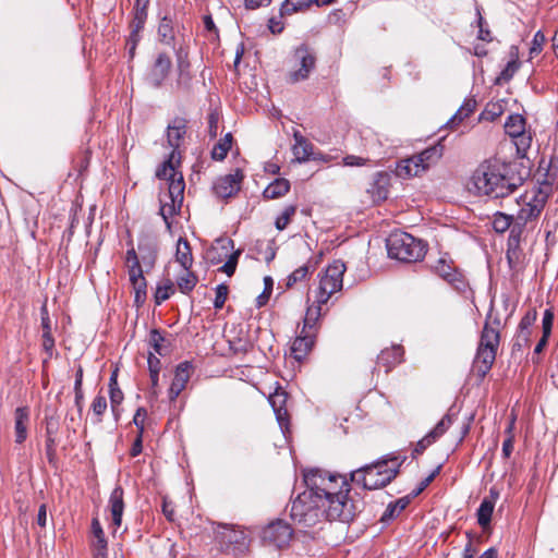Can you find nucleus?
Returning <instances> with one entry per match:
<instances>
[{"label": "nucleus", "mask_w": 558, "mask_h": 558, "mask_svg": "<svg viewBox=\"0 0 558 558\" xmlns=\"http://www.w3.org/2000/svg\"><path fill=\"white\" fill-rule=\"evenodd\" d=\"M147 415V412L144 408H138L134 417H133V423L135 424L136 427H138V433L143 434L144 432V420Z\"/></svg>", "instance_id": "61"}, {"label": "nucleus", "mask_w": 558, "mask_h": 558, "mask_svg": "<svg viewBox=\"0 0 558 558\" xmlns=\"http://www.w3.org/2000/svg\"><path fill=\"white\" fill-rule=\"evenodd\" d=\"M386 246L390 258L403 263L418 262L426 253L423 242L405 232L391 233L387 239Z\"/></svg>", "instance_id": "7"}, {"label": "nucleus", "mask_w": 558, "mask_h": 558, "mask_svg": "<svg viewBox=\"0 0 558 558\" xmlns=\"http://www.w3.org/2000/svg\"><path fill=\"white\" fill-rule=\"evenodd\" d=\"M107 409V400L104 396H96L92 403V410L95 415L98 416L97 422H101L100 416L105 413Z\"/></svg>", "instance_id": "51"}, {"label": "nucleus", "mask_w": 558, "mask_h": 558, "mask_svg": "<svg viewBox=\"0 0 558 558\" xmlns=\"http://www.w3.org/2000/svg\"><path fill=\"white\" fill-rule=\"evenodd\" d=\"M536 311L535 310H532V311H529L521 319L520 324H519V329L521 330H530V327L533 325V323L535 322L536 319Z\"/></svg>", "instance_id": "57"}, {"label": "nucleus", "mask_w": 558, "mask_h": 558, "mask_svg": "<svg viewBox=\"0 0 558 558\" xmlns=\"http://www.w3.org/2000/svg\"><path fill=\"white\" fill-rule=\"evenodd\" d=\"M148 342L149 345L153 347L154 351L159 355H163L166 353L167 350L163 347L165 338L158 329L150 330Z\"/></svg>", "instance_id": "41"}, {"label": "nucleus", "mask_w": 558, "mask_h": 558, "mask_svg": "<svg viewBox=\"0 0 558 558\" xmlns=\"http://www.w3.org/2000/svg\"><path fill=\"white\" fill-rule=\"evenodd\" d=\"M444 154V146L440 143H437L420 154H415L422 160L425 171L434 163H436Z\"/></svg>", "instance_id": "28"}, {"label": "nucleus", "mask_w": 558, "mask_h": 558, "mask_svg": "<svg viewBox=\"0 0 558 558\" xmlns=\"http://www.w3.org/2000/svg\"><path fill=\"white\" fill-rule=\"evenodd\" d=\"M175 262L181 265L184 270H189L193 265V255L190 243L184 238H179L175 250Z\"/></svg>", "instance_id": "23"}, {"label": "nucleus", "mask_w": 558, "mask_h": 558, "mask_svg": "<svg viewBox=\"0 0 558 558\" xmlns=\"http://www.w3.org/2000/svg\"><path fill=\"white\" fill-rule=\"evenodd\" d=\"M347 270L345 264L333 260L319 277V284L315 295V303L326 304L332 294L341 291L343 275Z\"/></svg>", "instance_id": "8"}, {"label": "nucleus", "mask_w": 558, "mask_h": 558, "mask_svg": "<svg viewBox=\"0 0 558 558\" xmlns=\"http://www.w3.org/2000/svg\"><path fill=\"white\" fill-rule=\"evenodd\" d=\"M475 109V101L468 100L465 101L459 110L456 112V114L450 119L448 124L450 128H454L457 124H459L462 120L468 118Z\"/></svg>", "instance_id": "40"}, {"label": "nucleus", "mask_w": 558, "mask_h": 558, "mask_svg": "<svg viewBox=\"0 0 558 558\" xmlns=\"http://www.w3.org/2000/svg\"><path fill=\"white\" fill-rule=\"evenodd\" d=\"M128 272H129L130 282L137 278L143 277V270H142L141 264L140 265H130V267H128Z\"/></svg>", "instance_id": "64"}, {"label": "nucleus", "mask_w": 558, "mask_h": 558, "mask_svg": "<svg viewBox=\"0 0 558 558\" xmlns=\"http://www.w3.org/2000/svg\"><path fill=\"white\" fill-rule=\"evenodd\" d=\"M109 509L113 524L116 526H120L122 523V514L124 510L123 489L121 486L114 487L111 492L109 498Z\"/></svg>", "instance_id": "22"}, {"label": "nucleus", "mask_w": 558, "mask_h": 558, "mask_svg": "<svg viewBox=\"0 0 558 558\" xmlns=\"http://www.w3.org/2000/svg\"><path fill=\"white\" fill-rule=\"evenodd\" d=\"M495 502L488 498H484L477 509V523L482 527H486L492 520Z\"/></svg>", "instance_id": "34"}, {"label": "nucleus", "mask_w": 558, "mask_h": 558, "mask_svg": "<svg viewBox=\"0 0 558 558\" xmlns=\"http://www.w3.org/2000/svg\"><path fill=\"white\" fill-rule=\"evenodd\" d=\"M517 189L509 166L498 159H488L480 163L469 183V191L473 194L494 199L507 197Z\"/></svg>", "instance_id": "2"}, {"label": "nucleus", "mask_w": 558, "mask_h": 558, "mask_svg": "<svg viewBox=\"0 0 558 558\" xmlns=\"http://www.w3.org/2000/svg\"><path fill=\"white\" fill-rule=\"evenodd\" d=\"M160 215L167 227L170 228L169 218L175 215L178 202H168L166 198H160Z\"/></svg>", "instance_id": "42"}, {"label": "nucleus", "mask_w": 558, "mask_h": 558, "mask_svg": "<svg viewBox=\"0 0 558 558\" xmlns=\"http://www.w3.org/2000/svg\"><path fill=\"white\" fill-rule=\"evenodd\" d=\"M60 423L58 417H46V436H57L59 433Z\"/></svg>", "instance_id": "56"}, {"label": "nucleus", "mask_w": 558, "mask_h": 558, "mask_svg": "<svg viewBox=\"0 0 558 558\" xmlns=\"http://www.w3.org/2000/svg\"><path fill=\"white\" fill-rule=\"evenodd\" d=\"M131 284L135 292V303L141 304L145 301L146 298V279L145 277L137 278L131 281Z\"/></svg>", "instance_id": "46"}, {"label": "nucleus", "mask_w": 558, "mask_h": 558, "mask_svg": "<svg viewBox=\"0 0 558 558\" xmlns=\"http://www.w3.org/2000/svg\"><path fill=\"white\" fill-rule=\"evenodd\" d=\"M368 162L367 158L348 155L343 158V165L347 167H362Z\"/></svg>", "instance_id": "58"}, {"label": "nucleus", "mask_w": 558, "mask_h": 558, "mask_svg": "<svg viewBox=\"0 0 558 558\" xmlns=\"http://www.w3.org/2000/svg\"><path fill=\"white\" fill-rule=\"evenodd\" d=\"M268 28L272 34H279L283 31V24L277 17H271L268 22Z\"/></svg>", "instance_id": "63"}, {"label": "nucleus", "mask_w": 558, "mask_h": 558, "mask_svg": "<svg viewBox=\"0 0 558 558\" xmlns=\"http://www.w3.org/2000/svg\"><path fill=\"white\" fill-rule=\"evenodd\" d=\"M367 193L371 194L372 201L374 203H379L381 201L387 199L388 184L386 175H384L383 173H377L376 179L371 184V187L367 190Z\"/></svg>", "instance_id": "25"}, {"label": "nucleus", "mask_w": 558, "mask_h": 558, "mask_svg": "<svg viewBox=\"0 0 558 558\" xmlns=\"http://www.w3.org/2000/svg\"><path fill=\"white\" fill-rule=\"evenodd\" d=\"M294 145H293V155L298 162H305L310 159H317L318 157L315 155L314 146L311 142H308L303 135L299 132L294 133Z\"/></svg>", "instance_id": "20"}, {"label": "nucleus", "mask_w": 558, "mask_h": 558, "mask_svg": "<svg viewBox=\"0 0 558 558\" xmlns=\"http://www.w3.org/2000/svg\"><path fill=\"white\" fill-rule=\"evenodd\" d=\"M308 275V266L303 265L296 268L291 275L287 278V287L292 288L300 281H303Z\"/></svg>", "instance_id": "48"}, {"label": "nucleus", "mask_w": 558, "mask_h": 558, "mask_svg": "<svg viewBox=\"0 0 558 558\" xmlns=\"http://www.w3.org/2000/svg\"><path fill=\"white\" fill-rule=\"evenodd\" d=\"M303 476L306 487L329 507L332 520L349 523L361 511V504L349 497L351 485L344 475L311 469L305 471Z\"/></svg>", "instance_id": "1"}, {"label": "nucleus", "mask_w": 558, "mask_h": 558, "mask_svg": "<svg viewBox=\"0 0 558 558\" xmlns=\"http://www.w3.org/2000/svg\"><path fill=\"white\" fill-rule=\"evenodd\" d=\"M403 353L404 351L401 345H393L390 349H385L378 355V363L390 368L402 361Z\"/></svg>", "instance_id": "29"}, {"label": "nucleus", "mask_w": 558, "mask_h": 558, "mask_svg": "<svg viewBox=\"0 0 558 558\" xmlns=\"http://www.w3.org/2000/svg\"><path fill=\"white\" fill-rule=\"evenodd\" d=\"M242 175L239 171L218 178L213 185V191L217 197L229 198L240 190Z\"/></svg>", "instance_id": "12"}, {"label": "nucleus", "mask_w": 558, "mask_h": 558, "mask_svg": "<svg viewBox=\"0 0 558 558\" xmlns=\"http://www.w3.org/2000/svg\"><path fill=\"white\" fill-rule=\"evenodd\" d=\"M434 271L451 284L456 290L462 291L465 288V282L463 276L460 271H458L451 263H448L446 259L440 258L437 260L434 266Z\"/></svg>", "instance_id": "14"}, {"label": "nucleus", "mask_w": 558, "mask_h": 558, "mask_svg": "<svg viewBox=\"0 0 558 558\" xmlns=\"http://www.w3.org/2000/svg\"><path fill=\"white\" fill-rule=\"evenodd\" d=\"M287 399V393L280 390H276V392L269 397V403L271 404L277 421L282 429L288 425V411L286 409Z\"/></svg>", "instance_id": "21"}, {"label": "nucleus", "mask_w": 558, "mask_h": 558, "mask_svg": "<svg viewBox=\"0 0 558 558\" xmlns=\"http://www.w3.org/2000/svg\"><path fill=\"white\" fill-rule=\"evenodd\" d=\"M314 2H317V0H286L280 8V16L291 15L307 9Z\"/></svg>", "instance_id": "33"}, {"label": "nucleus", "mask_w": 558, "mask_h": 558, "mask_svg": "<svg viewBox=\"0 0 558 558\" xmlns=\"http://www.w3.org/2000/svg\"><path fill=\"white\" fill-rule=\"evenodd\" d=\"M147 363H148L149 373H159L160 360L156 355H154L153 353H149Z\"/></svg>", "instance_id": "62"}, {"label": "nucleus", "mask_w": 558, "mask_h": 558, "mask_svg": "<svg viewBox=\"0 0 558 558\" xmlns=\"http://www.w3.org/2000/svg\"><path fill=\"white\" fill-rule=\"evenodd\" d=\"M423 172H425V169L422 163V160L415 155L400 160L396 167L397 177L404 180L417 177Z\"/></svg>", "instance_id": "17"}, {"label": "nucleus", "mask_w": 558, "mask_h": 558, "mask_svg": "<svg viewBox=\"0 0 558 558\" xmlns=\"http://www.w3.org/2000/svg\"><path fill=\"white\" fill-rule=\"evenodd\" d=\"M197 282L198 277L191 271V269L184 270V274L179 276L177 279L178 288L183 294H189L195 288Z\"/></svg>", "instance_id": "35"}, {"label": "nucleus", "mask_w": 558, "mask_h": 558, "mask_svg": "<svg viewBox=\"0 0 558 558\" xmlns=\"http://www.w3.org/2000/svg\"><path fill=\"white\" fill-rule=\"evenodd\" d=\"M229 287L225 283L218 284L216 288V298L214 300V307L221 310L228 298Z\"/></svg>", "instance_id": "49"}, {"label": "nucleus", "mask_w": 558, "mask_h": 558, "mask_svg": "<svg viewBox=\"0 0 558 558\" xmlns=\"http://www.w3.org/2000/svg\"><path fill=\"white\" fill-rule=\"evenodd\" d=\"M109 398H110V403H111V410H112L116 418L118 420V416H119L118 408L124 398L123 392L119 388V386L109 388Z\"/></svg>", "instance_id": "47"}, {"label": "nucleus", "mask_w": 558, "mask_h": 558, "mask_svg": "<svg viewBox=\"0 0 558 558\" xmlns=\"http://www.w3.org/2000/svg\"><path fill=\"white\" fill-rule=\"evenodd\" d=\"M29 424V410L26 407H19L14 411V435L15 442L21 445L27 438Z\"/></svg>", "instance_id": "18"}, {"label": "nucleus", "mask_w": 558, "mask_h": 558, "mask_svg": "<svg viewBox=\"0 0 558 558\" xmlns=\"http://www.w3.org/2000/svg\"><path fill=\"white\" fill-rule=\"evenodd\" d=\"M296 213V207L294 205H289L287 206L282 214L276 219V228L279 230V231H282L287 228V226L289 225L291 218L295 215Z\"/></svg>", "instance_id": "43"}, {"label": "nucleus", "mask_w": 558, "mask_h": 558, "mask_svg": "<svg viewBox=\"0 0 558 558\" xmlns=\"http://www.w3.org/2000/svg\"><path fill=\"white\" fill-rule=\"evenodd\" d=\"M435 440L432 438L429 434H427L424 438H422L415 446L413 450V458H415L418 454H422L432 444H434Z\"/></svg>", "instance_id": "55"}, {"label": "nucleus", "mask_w": 558, "mask_h": 558, "mask_svg": "<svg viewBox=\"0 0 558 558\" xmlns=\"http://www.w3.org/2000/svg\"><path fill=\"white\" fill-rule=\"evenodd\" d=\"M492 226L497 233L509 231V234H511V229L514 226L513 215L497 211L493 216Z\"/></svg>", "instance_id": "31"}, {"label": "nucleus", "mask_w": 558, "mask_h": 558, "mask_svg": "<svg viewBox=\"0 0 558 558\" xmlns=\"http://www.w3.org/2000/svg\"><path fill=\"white\" fill-rule=\"evenodd\" d=\"M505 131L511 137H520L525 131V120L521 114H511L505 123Z\"/></svg>", "instance_id": "30"}, {"label": "nucleus", "mask_w": 558, "mask_h": 558, "mask_svg": "<svg viewBox=\"0 0 558 558\" xmlns=\"http://www.w3.org/2000/svg\"><path fill=\"white\" fill-rule=\"evenodd\" d=\"M499 343L500 319L494 316L490 310L485 319L474 360V369L480 377H485L490 371L496 360Z\"/></svg>", "instance_id": "6"}, {"label": "nucleus", "mask_w": 558, "mask_h": 558, "mask_svg": "<svg viewBox=\"0 0 558 558\" xmlns=\"http://www.w3.org/2000/svg\"><path fill=\"white\" fill-rule=\"evenodd\" d=\"M290 191V182L280 178L271 182L263 192L264 198L275 199L286 195Z\"/></svg>", "instance_id": "27"}, {"label": "nucleus", "mask_w": 558, "mask_h": 558, "mask_svg": "<svg viewBox=\"0 0 558 558\" xmlns=\"http://www.w3.org/2000/svg\"><path fill=\"white\" fill-rule=\"evenodd\" d=\"M92 529H93L94 536L96 538V541L94 543V546H99L100 544L101 545H107V541L105 538V534H104L102 527H101V525H100V523L98 522L97 519L93 520Z\"/></svg>", "instance_id": "54"}, {"label": "nucleus", "mask_w": 558, "mask_h": 558, "mask_svg": "<svg viewBox=\"0 0 558 558\" xmlns=\"http://www.w3.org/2000/svg\"><path fill=\"white\" fill-rule=\"evenodd\" d=\"M239 256H240V251L233 252L229 256V258L225 263V265H222L219 268V271L225 272L227 276L231 277L234 274L235 269H236Z\"/></svg>", "instance_id": "50"}, {"label": "nucleus", "mask_w": 558, "mask_h": 558, "mask_svg": "<svg viewBox=\"0 0 558 558\" xmlns=\"http://www.w3.org/2000/svg\"><path fill=\"white\" fill-rule=\"evenodd\" d=\"M174 293V283L170 279H166L158 284L155 293L156 304H161Z\"/></svg>", "instance_id": "38"}, {"label": "nucleus", "mask_w": 558, "mask_h": 558, "mask_svg": "<svg viewBox=\"0 0 558 558\" xmlns=\"http://www.w3.org/2000/svg\"><path fill=\"white\" fill-rule=\"evenodd\" d=\"M171 64L172 62L170 57L165 52H160L147 76L148 83L154 87L161 86L162 82L169 74Z\"/></svg>", "instance_id": "16"}, {"label": "nucleus", "mask_w": 558, "mask_h": 558, "mask_svg": "<svg viewBox=\"0 0 558 558\" xmlns=\"http://www.w3.org/2000/svg\"><path fill=\"white\" fill-rule=\"evenodd\" d=\"M41 314V329H43V347L45 351L51 352L54 348V339L52 337L51 330V320L48 315L47 306L43 305L40 308Z\"/></svg>", "instance_id": "26"}, {"label": "nucleus", "mask_w": 558, "mask_h": 558, "mask_svg": "<svg viewBox=\"0 0 558 558\" xmlns=\"http://www.w3.org/2000/svg\"><path fill=\"white\" fill-rule=\"evenodd\" d=\"M545 41H546L545 35L541 31L536 32L533 37L532 47L530 48L531 58L541 53Z\"/></svg>", "instance_id": "52"}, {"label": "nucleus", "mask_w": 558, "mask_h": 558, "mask_svg": "<svg viewBox=\"0 0 558 558\" xmlns=\"http://www.w3.org/2000/svg\"><path fill=\"white\" fill-rule=\"evenodd\" d=\"M530 336L531 330L519 329L513 343V349L521 350V348L527 347L530 344Z\"/></svg>", "instance_id": "53"}, {"label": "nucleus", "mask_w": 558, "mask_h": 558, "mask_svg": "<svg viewBox=\"0 0 558 558\" xmlns=\"http://www.w3.org/2000/svg\"><path fill=\"white\" fill-rule=\"evenodd\" d=\"M192 372L193 365L189 361H184L177 366L174 378L169 388V399L171 402L175 401L180 393L185 389Z\"/></svg>", "instance_id": "13"}, {"label": "nucleus", "mask_w": 558, "mask_h": 558, "mask_svg": "<svg viewBox=\"0 0 558 558\" xmlns=\"http://www.w3.org/2000/svg\"><path fill=\"white\" fill-rule=\"evenodd\" d=\"M553 320H554V314L549 310H546L544 313V316H543V322H542L543 333L545 337H549V335L551 332Z\"/></svg>", "instance_id": "59"}, {"label": "nucleus", "mask_w": 558, "mask_h": 558, "mask_svg": "<svg viewBox=\"0 0 558 558\" xmlns=\"http://www.w3.org/2000/svg\"><path fill=\"white\" fill-rule=\"evenodd\" d=\"M548 197L549 193L541 187L524 195L521 208L513 216L514 226L508 238V246H519L524 231L529 225L537 221L548 202Z\"/></svg>", "instance_id": "5"}, {"label": "nucleus", "mask_w": 558, "mask_h": 558, "mask_svg": "<svg viewBox=\"0 0 558 558\" xmlns=\"http://www.w3.org/2000/svg\"><path fill=\"white\" fill-rule=\"evenodd\" d=\"M290 518L294 523L303 527H313L325 521H333L329 507L307 487L292 500Z\"/></svg>", "instance_id": "4"}, {"label": "nucleus", "mask_w": 558, "mask_h": 558, "mask_svg": "<svg viewBox=\"0 0 558 558\" xmlns=\"http://www.w3.org/2000/svg\"><path fill=\"white\" fill-rule=\"evenodd\" d=\"M187 121L184 118H174L167 128V141L169 146L172 148L171 153H175V162H179L180 153L178 148L181 145L182 140L186 133Z\"/></svg>", "instance_id": "15"}, {"label": "nucleus", "mask_w": 558, "mask_h": 558, "mask_svg": "<svg viewBox=\"0 0 558 558\" xmlns=\"http://www.w3.org/2000/svg\"><path fill=\"white\" fill-rule=\"evenodd\" d=\"M232 135L227 133L213 148L211 157L215 160H223L227 157L228 151L231 148Z\"/></svg>", "instance_id": "37"}, {"label": "nucleus", "mask_w": 558, "mask_h": 558, "mask_svg": "<svg viewBox=\"0 0 558 558\" xmlns=\"http://www.w3.org/2000/svg\"><path fill=\"white\" fill-rule=\"evenodd\" d=\"M150 0H135L133 9V21L131 27H134L135 32H142L148 16V7Z\"/></svg>", "instance_id": "24"}, {"label": "nucleus", "mask_w": 558, "mask_h": 558, "mask_svg": "<svg viewBox=\"0 0 558 558\" xmlns=\"http://www.w3.org/2000/svg\"><path fill=\"white\" fill-rule=\"evenodd\" d=\"M315 336L316 333L311 330L303 331L302 329L300 331L291 347L296 360H302L311 351L315 342Z\"/></svg>", "instance_id": "19"}, {"label": "nucleus", "mask_w": 558, "mask_h": 558, "mask_svg": "<svg viewBox=\"0 0 558 558\" xmlns=\"http://www.w3.org/2000/svg\"><path fill=\"white\" fill-rule=\"evenodd\" d=\"M512 424L508 427L509 436L502 442V456L509 458L513 451V436L511 435Z\"/></svg>", "instance_id": "60"}, {"label": "nucleus", "mask_w": 558, "mask_h": 558, "mask_svg": "<svg viewBox=\"0 0 558 558\" xmlns=\"http://www.w3.org/2000/svg\"><path fill=\"white\" fill-rule=\"evenodd\" d=\"M158 36L160 40L166 45H172L174 41V32L172 20L168 16L161 19L158 25Z\"/></svg>", "instance_id": "36"}, {"label": "nucleus", "mask_w": 558, "mask_h": 558, "mask_svg": "<svg viewBox=\"0 0 558 558\" xmlns=\"http://www.w3.org/2000/svg\"><path fill=\"white\" fill-rule=\"evenodd\" d=\"M175 153H171L169 158L157 169L156 175L159 179L168 180V193L165 195L171 202H178L180 208L183 202L184 180L181 172L177 171Z\"/></svg>", "instance_id": "9"}, {"label": "nucleus", "mask_w": 558, "mask_h": 558, "mask_svg": "<svg viewBox=\"0 0 558 558\" xmlns=\"http://www.w3.org/2000/svg\"><path fill=\"white\" fill-rule=\"evenodd\" d=\"M409 500L405 498H401L397 500L395 504H389L387 509L383 514V520L391 519L398 515L405 507L408 506Z\"/></svg>", "instance_id": "45"}, {"label": "nucleus", "mask_w": 558, "mask_h": 558, "mask_svg": "<svg viewBox=\"0 0 558 558\" xmlns=\"http://www.w3.org/2000/svg\"><path fill=\"white\" fill-rule=\"evenodd\" d=\"M292 534L291 526L287 522L278 520L264 529L263 537L275 546L282 547L290 542Z\"/></svg>", "instance_id": "11"}, {"label": "nucleus", "mask_w": 558, "mask_h": 558, "mask_svg": "<svg viewBox=\"0 0 558 558\" xmlns=\"http://www.w3.org/2000/svg\"><path fill=\"white\" fill-rule=\"evenodd\" d=\"M405 457L391 456L351 472V482L365 489H378L388 485L400 471Z\"/></svg>", "instance_id": "3"}, {"label": "nucleus", "mask_w": 558, "mask_h": 558, "mask_svg": "<svg viewBox=\"0 0 558 558\" xmlns=\"http://www.w3.org/2000/svg\"><path fill=\"white\" fill-rule=\"evenodd\" d=\"M225 538L228 543L238 545L240 550H243L247 546V536L242 530L229 529L225 534Z\"/></svg>", "instance_id": "39"}, {"label": "nucleus", "mask_w": 558, "mask_h": 558, "mask_svg": "<svg viewBox=\"0 0 558 558\" xmlns=\"http://www.w3.org/2000/svg\"><path fill=\"white\" fill-rule=\"evenodd\" d=\"M451 415L447 414L436 424V426L428 434L436 441L441 435L446 433V430L451 426Z\"/></svg>", "instance_id": "44"}, {"label": "nucleus", "mask_w": 558, "mask_h": 558, "mask_svg": "<svg viewBox=\"0 0 558 558\" xmlns=\"http://www.w3.org/2000/svg\"><path fill=\"white\" fill-rule=\"evenodd\" d=\"M294 60L299 69L291 72L290 81L296 83L308 77L310 73L315 68L316 58L307 46L302 45L295 49Z\"/></svg>", "instance_id": "10"}, {"label": "nucleus", "mask_w": 558, "mask_h": 558, "mask_svg": "<svg viewBox=\"0 0 558 558\" xmlns=\"http://www.w3.org/2000/svg\"><path fill=\"white\" fill-rule=\"evenodd\" d=\"M324 304L311 305L306 310V314L303 320V331L311 330L316 333V324L322 315V306Z\"/></svg>", "instance_id": "32"}]
</instances>
